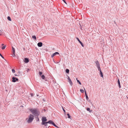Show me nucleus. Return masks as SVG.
Masks as SVG:
<instances>
[{"instance_id": "20", "label": "nucleus", "mask_w": 128, "mask_h": 128, "mask_svg": "<svg viewBox=\"0 0 128 128\" xmlns=\"http://www.w3.org/2000/svg\"><path fill=\"white\" fill-rule=\"evenodd\" d=\"M12 50L13 53H14L15 52V49L13 47H12Z\"/></svg>"}, {"instance_id": "35", "label": "nucleus", "mask_w": 128, "mask_h": 128, "mask_svg": "<svg viewBox=\"0 0 128 128\" xmlns=\"http://www.w3.org/2000/svg\"><path fill=\"white\" fill-rule=\"evenodd\" d=\"M4 44H2V46H3L4 45Z\"/></svg>"}, {"instance_id": "32", "label": "nucleus", "mask_w": 128, "mask_h": 128, "mask_svg": "<svg viewBox=\"0 0 128 128\" xmlns=\"http://www.w3.org/2000/svg\"><path fill=\"white\" fill-rule=\"evenodd\" d=\"M13 56H15V53H13Z\"/></svg>"}, {"instance_id": "27", "label": "nucleus", "mask_w": 128, "mask_h": 128, "mask_svg": "<svg viewBox=\"0 0 128 128\" xmlns=\"http://www.w3.org/2000/svg\"><path fill=\"white\" fill-rule=\"evenodd\" d=\"M38 74L40 76L42 74V72H39Z\"/></svg>"}, {"instance_id": "2", "label": "nucleus", "mask_w": 128, "mask_h": 128, "mask_svg": "<svg viewBox=\"0 0 128 128\" xmlns=\"http://www.w3.org/2000/svg\"><path fill=\"white\" fill-rule=\"evenodd\" d=\"M48 123L52 124L56 128H58V127L55 124L54 122L51 120H50L46 122L42 123L41 124L44 125L45 126H48L47 124Z\"/></svg>"}, {"instance_id": "10", "label": "nucleus", "mask_w": 128, "mask_h": 128, "mask_svg": "<svg viewBox=\"0 0 128 128\" xmlns=\"http://www.w3.org/2000/svg\"><path fill=\"white\" fill-rule=\"evenodd\" d=\"M98 70L100 71V74L101 76L102 77L103 76V74L101 70V68H99V69H98Z\"/></svg>"}, {"instance_id": "38", "label": "nucleus", "mask_w": 128, "mask_h": 128, "mask_svg": "<svg viewBox=\"0 0 128 128\" xmlns=\"http://www.w3.org/2000/svg\"><path fill=\"white\" fill-rule=\"evenodd\" d=\"M1 35V34H0V36Z\"/></svg>"}, {"instance_id": "13", "label": "nucleus", "mask_w": 128, "mask_h": 128, "mask_svg": "<svg viewBox=\"0 0 128 128\" xmlns=\"http://www.w3.org/2000/svg\"><path fill=\"white\" fill-rule=\"evenodd\" d=\"M84 92H85L86 97L87 100H88V95L86 94L85 89L84 88Z\"/></svg>"}, {"instance_id": "24", "label": "nucleus", "mask_w": 128, "mask_h": 128, "mask_svg": "<svg viewBox=\"0 0 128 128\" xmlns=\"http://www.w3.org/2000/svg\"><path fill=\"white\" fill-rule=\"evenodd\" d=\"M67 115L68 116V118H70V116L69 114H67Z\"/></svg>"}, {"instance_id": "28", "label": "nucleus", "mask_w": 128, "mask_h": 128, "mask_svg": "<svg viewBox=\"0 0 128 128\" xmlns=\"http://www.w3.org/2000/svg\"><path fill=\"white\" fill-rule=\"evenodd\" d=\"M0 56L3 58H4V57L2 56V54L0 53Z\"/></svg>"}, {"instance_id": "37", "label": "nucleus", "mask_w": 128, "mask_h": 128, "mask_svg": "<svg viewBox=\"0 0 128 128\" xmlns=\"http://www.w3.org/2000/svg\"><path fill=\"white\" fill-rule=\"evenodd\" d=\"M24 50H25V48H24Z\"/></svg>"}, {"instance_id": "8", "label": "nucleus", "mask_w": 128, "mask_h": 128, "mask_svg": "<svg viewBox=\"0 0 128 128\" xmlns=\"http://www.w3.org/2000/svg\"><path fill=\"white\" fill-rule=\"evenodd\" d=\"M76 39L78 40L79 43L81 44L82 46V47H84V46L83 44V43L82 42H81L80 41V40H79V39L78 38H76Z\"/></svg>"}, {"instance_id": "19", "label": "nucleus", "mask_w": 128, "mask_h": 128, "mask_svg": "<svg viewBox=\"0 0 128 128\" xmlns=\"http://www.w3.org/2000/svg\"><path fill=\"white\" fill-rule=\"evenodd\" d=\"M32 38L33 39H36V38L35 36L34 35L32 36Z\"/></svg>"}, {"instance_id": "26", "label": "nucleus", "mask_w": 128, "mask_h": 128, "mask_svg": "<svg viewBox=\"0 0 128 128\" xmlns=\"http://www.w3.org/2000/svg\"><path fill=\"white\" fill-rule=\"evenodd\" d=\"M12 72L13 73H14L15 72V70L14 69H12Z\"/></svg>"}, {"instance_id": "23", "label": "nucleus", "mask_w": 128, "mask_h": 128, "mask_svg": "<svg viewBox=\"0 0 128 128\" xmlns=\"http://www.w3.org/2000/svg\"><path fill=\"white\" fill-rule=\"evenodd\" d=\"M41 78L42 79H44L45 78V76L44 75H43L41 76Z\"/></svg>"}, {"instance_id": "9", "label": "nucleus", "mask_w": 128, "mask_h": 128, "mask_svg": "<svg viewBox=\"0 0 128 128\" xmlns=\"http://www.w3.org/2000/svg\"><path fill=\"white\" fill-rule=\"evenodd\" d=\"M28 59L27 58H24V62L26 63H27L29 62Z\"/></svg>"}, {"instance_id": "1", "label": "nucleus", "mask_w": 128, "mask_h": 128, "mask_svg": "<svg viewBox=\"0 0 128 128\" xmlns=\"http://www.w3.org/2000/svg\"><path fill=\"white\" fill-rule=\"evenodd\" d=\"M29 110L35 117L38 116L40 115V111L38 108H30Z\"/></svg>"}, {"instance_id": "16", "label": "nucleus", "mask_w": 128, "mask_h": 128, "mask_svg": "<svg viewBox=\"0 0 128 128\" xmlns=\"http://www.w3.org/2000/svg\"><path fill=\"white\" fill-rule=\"evenodd\" d=\"M66 71L67 73H68L69 72V69H67L66 70Z\"/></svg>"}, {"instance_id": "15", "label": "nucleus", "mask_w": 128, "mask_h": 128, "mask_svg": "<svg viewBox=\"0 0 128 128\" xmlns=\"http://www.w3.org/2000/svg\"><path fill=\"white\" fill-rule=\"evenodd\" d=\"M87 110L89 111L90 112H91L92 111V110H90V109L89 108H87Z\"/></svg>"}, {"instance_id": "17", "label": "nucleus", "mask_w": 128, "mask_h": 128, "mask_svg": "<svg viewBox=\"0 0 128 128\" xmlns=\"http://www.w3.org/2000/svg\"><path fill=\"white\" fill-rule=\"evenodd\" d=\"M76 80H77V82H78L80 84H81V83L79 81V80H78L77 79V78H76Z\"/></svg>"}, {"instance_id": "14", "label": "nucleus", "mask_w": 128, "mask_h": 128, "mask_svg": "<svg viewBox=\"0 0 128 128\" xmlns=\"http://www.w3.org/2000/svg\"><path fill=\"white\" fill-rule=\"evenodd\" d=\"M118 86L119 87V88H120L121 87V86L120 85V81L119 80V79H118Z\"/></svg>"}, {"instance_id": "29", "label": "nucleus", "mask_w": 128, "mask_h": 128, "mask_svg": "<svg viewBox=\"0 0 128 128\" xmlns=\"http://www.w3.org/2000/svg\"><path fill=\"white\" fill-rule=\"evenodd\" d=\"M62 109H63V111H64V113H65L66 111H65V110L64 109V108L63 107H62Z\"/></svg>"}, {"instance_id": "36", "label": "nucleus", "mask_w": 128, "mask_h": 128, "mask_svg": "<svg viewBox=\"0 0 128 128\" xmlns=\"http://www.w3.org/2000/svg\"><path fill=\"white\" fill-rule=\"evenodd\" d=\"M29 70V68H28L27 69V70L28 71V70Z\"/></svg>"}, {"instance_id": "11", "label": "nucleus", "mask_w": 128, "mask_h": 128, "mask_svg": "<svg viewBox=\"0 0 128 128\" xmlns=\"http://www.w3.org/2000/svg\"><path fill=\"white\" fill-rule=\"evenodd\" d=\"M37 45L38 46L41 47L42 45V42H40L38 43Z\"/></svg>"}, {"instance_id": "30", "label": "nucleus", "mask_w": 128, "mask_h": 128, "mask_svg": "<svg viewBox=\"0 0 128 128\" xmlns=\"http://www.w3.org/2000/svg\"><path fill=\"white\" fill-rule=\"evenodd\" d=\"M63 2L66 4H67L66 3V2L65 0H62Z\"/></svg>"}, {"instance_id": "22", "label": "nucleus", "mask_w": 128, "mask_h": 128, "mask_svg": "<svg viewBox=\"0 0 128 128\" xmlns=\"http://www.w3.org/2000/svg\"><path fill=\"white\" fill-rule=\"evenodd\" d=\"M80 91L82 93H83L84 92V90H83L80 89Z\"/></svg>"}, {"instance_id": "6", "label": "nucleus", "mask_w": 128, "mask_h": 128, "mask_svg": "<svg viewBox=\"0 0 128 128\" xmlns=\"http://www.w3.org/2000/svg\"><path fill=\"white\" fill-rule=\"evenodd\" d=\"M68 82L70 83V85L71 86H72L73 84L71 79L68 76Z\"/></svg>"}, {"instance_id": "3", "label": "nucleus", "mask_w": 128, "mask_h": 128, "mask_svg": "<svg viewBox=\"0 0 128 128\" xmlns=\"http://www.w3.org/2000/svg\"><path fill=\"white\" fill-rule=\"evenodd\" d=\"M34 116L32 114H30L28 117V118L27 120V122L30 123L34 119Z\"/></svg>"}, {"instance_id": "5", "label": "nucleus", "mask_w": 128, "mask_h": 128, "mask_svg": "<svg viewBox=\"0 0 128 128\" xmlns=\"http://www.w3.org/2000/svg\"><path fill=\"white\" fill-rule=\"evenodd\" d=\"M42 123L46 122V121H47V119L46 118V117L45 116L43 117L42 118Z\"/></svg>"}, {"instance_id": "31", "label": "nucleus", "mask_w": 128, "mask_h": 128, "mask_svg": "<svg viewBox=\"0 0 128 128\" xmlns=\"http://www.w3.org/2000/svg\"><path fill=\"white\" fill-rule=\"evenodd\" d=\"M31 96H34V95L32 94H31Z\"/></svg>"}, {"instance_id": "21", "label": "nucleus", "mask_w": 128, "mask_h": 128, "mask_svg": "<svg viewBox=\"0 0 128 128\" xmlns=\"http://www.w3.org/2000/svg\"><path fill=\"white\" fill-rule=\"evenodd\" d=\"M6 46V45H5L4 46H3L2 48V50H4Z\"/></svg>"}, {"instance_id": "33", "label": "nucleus", "mask_w": 128, "mask_h": 128, "mask_svg": "<svg viewBox=\"0 0 128 128\" xmlns=\"http://www.w3.org/2000/svg\"><path fill=\"white\" fill-rule=\"evenodd\" d=\"M40 34L41 35V36H42L44 35L43 34Z\"/></svg>"}, {"instance_id": "18", "label": "nucleus", "mask_w": 128, "mask_h": 128, "mask_svg": "<svg viewBox=\"0 0 128 128\" xmlns=\"http://www.w3.org/2000/svg\"><path fill=\"white\" fill-rule=\"evenodd\" d=\"M7 19L9 21H11V18L10 16H8Z\"/></svg>"}, {"instance_id": "25", "label": "nucleus", "mask_w": 128, "mask_h": 128, "mask_svg": "<svg viewBox=\"0 0 128 128\" xmlns=\"http://www.w3.org/2000/svg\"><path fill=\"white\" fill-rule=\"evenodd\" d=\"M36 118H37V120H36L37 121H39V118H38V116L37 117H35Z\"/></svg>"}, {"instance_id": "34", "label": "nucleus", "mask_w": 128, "mask_h": 128, "mask_svg": "<svg viewBox=\"0 0 128 128\" xmlns=\"http://www.w3.org/2000/svg\"><path fill=\"white\" fill-rule=\"evenodd\" d=\"M50 128V126H49L48 127V128Z\"/></svg>"}, {"instance_id": "4", "label": "nucleus", "mask_w": 128, "mask_h": 128, "mask_svg": "<svg viewBox=\"0 0 128 128\" xmlns=\"http://www.w3.org/2000/svg\"><path fill=\"white\" fill-rule=\"evenodd\" d=\"M95 63L96 64V66L97 67V68L98 69H99V68H100V64L99 62H98V60H97L95 62Z\"/></svg>"}, {"instance_id": "12", "label": "nucleus", "mask_w": 128, "mask_h": 128, "mask_svg": "<svg viewBox=\"0 0 128 128\" xmlns=\"http://www.w3.org/2000/svg\"><path fill=\"white\" fill-rule=\"evenodd\" d=\"M59 54V53L58 52H56L54 53L51 55V57L52 58H53L54 56L56 55V54Z\"/></svg>"}, {"instance_id": "7", "label": "nucleus", "mask_w": 128, "mask_h": 128, "mask_svg": "<svg viewBox=\"0 0 128 128\" xmlns=\"http://www.w3.org/2000/svg\"><path fill=\"white\" fill-rule=\"evenodd\" d=\"M18 79L14 77H13L12 78V81L14 82H16V81H18Z\"/></svg>"}]
</instances>
